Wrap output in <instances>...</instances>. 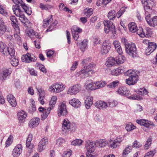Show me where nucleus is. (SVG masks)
<instances>
[{
    "mask_svg": "<svg viewBox=\"0 0 157 157\" xmlns=\"http://www.w3.org/2000/svg\"><path fill=\"white\" fill-rule=\"evenodd\" d=\"M116 64L115 59L113 57L109 58L105 63V64L108 67H112Z\"/></svg>",
    "mask_w": 157,
    "mask_h": 157,
    "instance_id": "37",
    "label": "nucleus"
},
{
    "mask_svg": "<svg viewBox=\"0 0 157 157\" xmlns=\"http://www.w3.org/2000/svg\"><path fill=\"white\" fill-rule=\"evenodd\" d=\"M84 15L88 18L93 14V10L91 8H87L84 10Z\"/></svg>",
    "mask_w": 157,
    "mask_h": 157,
    "instance_id": "44",
    "label": "nucleus"
},
{
    "mask_svg": "<svg viewBox=\"0 0 157 157\" xmlns=\"http://www.w3.org/2000/svg\"><path fill=\"white\" fill-rule=\"evenodd\" d=\"M6 50H7V47L6 45L2 42H0V52L3 54V53L5 52Z\"/></svg>",
    "mask_w": 157,
    "mask_h": 157,
    "instance_id": "54",
    "label": "nucleus"
},
{
    "mask_svg": "<svg viewBox=\"0 0 157 157\" xmlns=\"http://www.w3.org/2000/svg\"><path fill=\"white\" fill-rule=\"evenodd\" d=\"M53 8L52 6L48 4L44 5L43 4H40V8L42 10H48Z\"/></svg>",
    "mask_w": 157,
    "mask_h": 157,
    "instance_id": "52",
    "label": "nucleus"
},
{
    "mask_svg": "<svg viewBox=\"0 0 157 157\" xmlns=\"http://www.w3.org/2000/svg\"><path fill=\"white\" fill-rule=\"evenodd\" d=\"M93 98L91 96H88L85 101V104L86 108L89 109L91 105L93 104Z\"/></svg>",
    "mask_w": 157,
    "mask_h": 157,
    "instance_id": "32",
    "label": "nucleus"
},
{
    "mask_svg": "<svg viewBox=\"0 0 157 157\" xmlns=\"http://www.w3.org/2000/svg\"><path fill=\"white\" fill-rule=\"evenodd\" d=\"M15 29V32L14 33V36L16 39L17 40H20L21 39V38L19 35L20 34V29L19 28V32H17V30L16 29Z\"/></svg>",
    "mask_w": 157,
    "mask_h": 157,
    "instance_id": "56",
    "label": "nucleus"
},
{
    "mask_svg": "<svg viewBox=\"0 0 157 157\" xmlns=\"http://www.w3.org/2000/svg\"><path fill=\"white\" fill-rule=\"evenodd\" d=\"M51 110L47 108V109L44 107L40 106V115L41 116V120H44L49 114Z\"/></svg>",
    "mask_w": 157,
    "mask_h": 157,
    "instance_id": "18",
    "label": "nucleus"
},
{
    "mask_svg": "<svg viewBox=\"0 0 157 157\" xmlns=\"http://www.w3.org/2000/svg\"><path fill=\"white\" fill-rule=\"evenodd\" d=\"M111 48V44L108 41H105L102 44L101 48V52L102 55L107 54Z\"/></svg>",
    "mask_w": 157,
    "mask_h": 157,
    "instance_id": "16",
    "label": "nucleus"
},
{
    "mask_svg": "<svg viewBox=\"0 0 157 157\" xmlns=\"http://www.w3.org/2000/svg\"><path fill=\"white\" fill-rule=\"evenodd\" d=\"M136 92L138 94L143 95H147L148 93L147 90L144 88H140L136 90Z\"/></svg>",
    "mask_w": 157,
    "mask_h": 157,
    "instance_id": "51",
    "label": "nucleus"
},
{
    "mask_svg": "<svg viewBox=\"0 0 157 157\" xmlns=\"http://www.w3.org/2000/svg\"><path fill=\"white\" fill-rule=\"evenodd\" d=\"M136 128V127L131 123H129L126 124L125 128L128 131H131Z\"/></svg>",
    "mask_w": 157,
    "mask_h": 157,
    "instance_id": "55",
    "label": "nucleus"
},
{
    "mask_svg": "<svg viewBox=\"0 0 157 157\" xmlns=\"http://www.w3.org/2000/svg\"><path fill=\"white\" fill-rule=\"evenodd\" d=\"M15 4L12 6L13 13L17 17H19V20L22 23L25 24L27 21L28 19L24 15V12L21 10L20 6L22 7L24 4L21 0H12Z\"/></svg>",
    "mask_w": 157,
    "mask_h": 157,
    "instance_id": "1",
    "label": "nucleus"
},
{
    "mask_svg": "<svg viewBox=\"0 0 157 157\" xmlns=\"http://www.w3.org/2000/svg\"><path fill=\"white\" fill-rule=\"evenodd\" d=\"M151 32V29L149 27L146 28L144 30L142 28H139L137 32V34L141 37L148 36Z\"/></svg>",
    "mask_w": 157,
    "mask_h": 157,
    "instance_id": "14",
    "label": "nucleus"
},
{
    "mask_svg": "<svg viewBox=\"0 0 157 157\" xmlns=\"http://www.w3.org/2000/svg\"><path fill=\"white\" fill-rule=\"evenodd\" d=\"M71 31L73 38L75 40H77L79 36L78 33L82 32V29L76 26H73L71 28Z\"/></svg>",
    "mask_w": 157,
    "mask_h": 157,
    "instance_id": "20",
    "label": "nucleus"
},
{
    "mask_svg": "<svg viewBox=\"0 0 157 157\" xmlns=\"http://www.w3.org/2000/svg\"><path fill=\"white\" fill-rule=\"evenodd\" d=\"M3 55L5 56H7L10 55V57L14 56H15V51L14 47H11L7 48V50L6 52L3 53Z\"/></svg>",
    "mask_w": 157,
    "mask_h": 157,
    "instance_id": "29",
    "label": "nucleus"
},
{
    "mask_svg": "<svg viewBox=\"0 0 157 157\" xmlns=\"http://www.w3.org/2000/svg\"><path fill=\"white\" fill-rule=\"evenodd\" d=\"M69 103L75 108H78L81 106V103L78 99L74 98L70 100Z\"/></svg>",
    "mask_w": 157,
    "mask_h": 157,
    "instance_id": "25",
    "label": "nucleus"
},
{
    "mask_svg": "<svg viewBox=\"0 0 157 157\" xmlns=\"http://www.w3.org/2000/svg\"><path fill=\"white\" fill-rule=\"evenodd\" d=\"M76 129L75 124H71L67 119H64L62 125V132L63 135L67 134L69 132H75Z\"/></svg>",
    "mask_w": 157,
    "mask_h": 157,
    "instance_id": "3",
    "label": "nucleus"
},
{
    "mask_svg": "<svg viewBox=\"0 0 157 157\" xmlns=\"http://www.w3.org/2000/svg\"><path fill=\"white\" fill-rule=\"evenodd\" d=\"M17 116L19 121H23L26 117L27 113L24 111H20L17 113Z\"/></svg>",
    "mask_w": 157,
    "mask_h": 157,
    "instance_id": "38",
    "label": "nucleus"
},
{
    "mask_svg": "<svg viewBox=\"0 0 157 157\" xmlns=\"http://www.w3.org/2000/svg\"><path fill=\"white\" fill-rule=\"evenodd\" d=\"M7 100L12 107H15L17 105V102L15 97L11 94H8L7 97Z\"/></svg>",
    "mask_w": 157,
    "mask_h": 157,
    "instance_id": "24",
    "label": "nucleus"
},
{
    "mask_svg": "<svg viewBox=\"0 0 157 157\" xmlns=\"http://www.w3.org/2000/svg\"><path fill=\"white\" fill-rule=\"evenodd\" d=\"M57 100L56 97L55 96H53L51 100V101L49 102V107L48 108V109L50 110L51 109H53L56 103Z\"/></svg>",
    "mask_w": 157,
    "mask_h": 157,
    "instance_id": "40",
    "label": "nucleus"
},
{
    "mask_svg": "<svg viewBox=\"0 0 157 157\" xmlns=\"http://www.w3.org/2000/svg\"><path fill=\"white\" fill-rule=\"evenodd\" d=\"M25 33L27 35L31 37L32 36H34L33 37L35 38L39 37V34L37 33H35L32 29H27L25 31Z\"/></svg>",
    "mask_w": 157,
    "mask_h": 157,
    "instance_id": "35",
    "label": "nucleus"
},
{
    "mask_svg": "<svg viewBox=\"0 0 157 157\" xmlns=\"http://www.w3.org/2000/svg\"><path fill=\"white\" fill-rule=\"evenodd\" d=\"M128 98L130 99L140 100L142 99V97L140 95H132L128 97Z\"/></svg>",
    "mask_w": 157,
    "mask_h": 157,
    "instance_id": "59",
    "label": "nucleus"
},
{
    "mask_svg": "<svg viewBox=\"0 0 157 157\" xmlns=\"http://www.w3.org/2000/svg\"><path fill=\"white\" fill-rule=\"evenodd\" d=\"M85 146L87 151L86 154V156L88 157L92 156V155L91 153L94 152L95 150L94 143L91 140H87L85 141Z\"/></svg>",
    "mask_w": 157,
    "mask_h": 157,
    "instance_id": "6",
    "label": "nucleus"
},
{
    "mask_svg": "<svg viewBox=\"0 0 157 157\" xmlns=\"http://www.w3.org/2000/svg\"><path fill=\"white\" fill-rule=\"evenodd\" d=\"M12 137L11 135L9 136L8 139L6 142V146L8 147L12 143L13 139H12Z\"/></svg>",
    "mask_w": 157,
    "mask_h": 157,
    "instance_id": "60",
    "label": "nucleus"
},
{
    "mask_svg": "<svg viewBox=\"0 0 157 157\" xmlns=\"http://www.w3.org/2000/svg\"><path fill=\"white\" fill-rule=\"evenodd\" d=\"M119 83V81L118 80L114 81L108 85L107 86L109 88H115L116 86H117Z\"/></svg>",
    "mask_w": 157,
    "mask_h": 157,
    "instance_id": "57",
    "label": "nucleus"
},
{
    "mask_svg": "<svg viewBox=\"0 0 157 157\" xmlns=\"http://www.w3.org/2000/svg\"><path fill=\"white\" fill-rule=\"evenodd\" d=\"M12 72L11 70L6 68H3L0 73V78L1 80L2 81L5 80L8 76L10 75Z\"/></svg>",
    "mask_w": 157,
    "mask_h": 157,
    "instance_id": "17",
    "label": "nucleus"
},
{
    "mask_svg": "<svg viewBox=\"0 0 157 157\" xmlns=\"http://www.w3.org/2000/svg\"><path fill=\"white\" fill-rule=\"evenodd\" d=\"M96 107L100 109H106L108 106L107 103L102 101H97L95 103Z\"/></svg>",
    "mask_w": 157,
    "mask_h": 157,
    "instance_id": "23",
    "label": "nucleus"
},
{
    "mask_svg": "<svg viewBox=\"0 0 157 157\" xmlns=\"http://www.w3.org/2000/svg\"><path fill=\"white\" fill-rule=\"evenodd\" d=\"M151 143V138L150 137L147 140L145 144V149H147Z\"/></svg>",
    "mask_w": 157,
    "mask_h": 157,
    "instance_id": "61",
    "label": "nucleus"
},
{
    "mask_svg": "<svg viewBox=\"0 0 157 157\" xmlns=\"http://www.w3.org/2000/svg\"><path fill=\"white\" fill-rule=\"evenodd\" d=\"M125 50L126 53L132 57H136L137 51L135 44L130 42L125 44Z\"/></svg>",
    "mask_w": 157,
    "mask_h": 157,
    "instance_id": "5",
    "label": "nucleus"
},
{
    "mask_svg": "<svg viewBox=\"0 0 157 157\" xmlns=\"http://www.w3.org/2000/svg\"><path fill=\"white\" fill-rule=\"evenodd\" d=\"M113 44L117 52L119 54H121L122 53V51L120 43L118 41H114L113 42Z\"/></svg>",
    "mask_w": 157,
    "mask_h": 157,
    "instance_id": "33",
    "label": "nucleus"
},
{
    "mask_svg": "<svg viewBox=\"0 0 157 157\" xmlns=\"http://www.w3.org/2000/svg\"><path fill=\"white\" fill-rule=\"evenodd\" d=\"M137 71L134 70H129L124 73V75L129 77L125 80L126 83L128 85H132L136 84L139 79V76Z\"/></svg>",
    "mask_w": 157,
    "mask_h": 157,
    "instance_id": "2",
    "label": "nucleus"
},
{
    "mask_svg": "<svg viewBox=\"0 0 157 157\" xmlns=\"http://www.w3.org/2000/svg\"><path fill=\"white\" fill-rule=\"evenodd\" d=\"M0 13L5 16L8 15L7 13L4 9L2 6L0 4Z\"/></svg>",
    "mask_w": 157,
    "mask_h": 157,
    "instance_id": "62",
    "label": "nucleus"
},
{
    "mask_svg": "<svg viewBox=\"0 0 157 157\" xmlns=\"http://www.w3.org/2000/svg\"><path fill=\"white\" fill-rule=\"evenodd\" d=\"M67 114L66 105L63 103L59 105L58 110V115L59 116H66Z\"/></svg>",
    "mask_w": 157,
    "mask_h": 157,
    "instance_id": "15",
    "label": "nucleus"
},
{
    "mask_svg": "<svg viewBox=\"0 0 157 157\" xmlns=\"http://www.w3.org/2000/svg\"><path fill=\"white\" fill-rule=\"evenodd\" d=\"M65 85L62 83H56L49 87V90L52 92L58 93L64 90Z\"/></svg>",
    "mask_w": 157,
    "mask_h": 157,
    "instance_id": "8",
    "label": "nucleus"
},
{
    "mask_svg": "<svg viewBox=\"0 0 157 157\" xmlns=\"http://www.w3.org/2000/svg\"><path fill=\"white\" fill-rule=\"evenodd\" d=\"M145 19L147 24L150 26L155 27L157 25V16H155L151 18V15L145 13Z\"/></svg>",
    "mask_w": 157,
    "mask_h": 157,
    "instance_id": "9",
    "label": "nucleus"
},
{
    "mask_svg": "<svg viewBox=\"0 0 157 157\" xmlns=\"http://www.w3.org/2000/svg\"><path fill=\"white\" fill-rule=\"evenodd\" d=\"M45 95L44 90L42 89H40V103L41 105H43L45 103Z\"/></svg>",
    "mask_w": 157,
    "mask_h": 157,
    "instance_id": "34",
    "label": "nucleus"
},
{
    "mask_svg": "<svg viewBox=\"0 0 157 157\" xmlns=\"http://www.w3.org/2000/svg\"><path fill=\"white\" fill-rule=\"evenodd\" d=\"M33 135L32 134H29L26 140V147L28 150V155H29L33 151V149L34 147V145L31 143V142L33 139Z\"/></svg>",
    "mask_w": 157,
    "mask_h": 157,
    "instance_id": "11",
    "label": "nucleus"
},
{
    "mask_svg": "<svg viewBox=\"0 0 157 157\" xmlns=\"http://www.w3.org/2000/svg\"><path fill=\"white\" fill-rule=\"evenodd\" d=\"M10 19L11 22V24L14 29L17 30V32H19V27L18 25V21L17 18L14 16L10 17Z\"/></svg>",
    "mask_w": 157,
    "mask_h": 157,
    "instance_id": "26",
    "label": "nucleus"
},
{
    "mask_svg": "<svg viewBox=\"0 0 157 157\" xmlns=\"http://www.w3.org/2000/svg\"><path fill=\"white\" fill-rule=\"evenodd\" d=\"M85 87L87 90H95L94 82L86 84Z\"/></svg>",
    "mask_w": 157,
    "mask_h": 157,
    "instance_id": "45",
    "label": "nucleus"
},
{
    "mask_svg": "<svg viewBox=\"0 0 157 157\" xmlns=\"http://www.w3.org/2000/svg\"><path fill=\"white\" fill-rule=\"evenodd\" d=\"M65 142L64 139L63 138H59L57 140L56 143L57 145L60 146Z\"/></svg>",
    "mask_w": 157,
    "mask_h": 157,
    "instance_id": "63",
    "label": "nucleus"
},
{
    "mask_svg": "<svg viewBox=\"0 0 157 157\" xmlns=\"http://www.w3.org/2000/svg\"><path fill=\"white\" fill-rule=\"evenodd\" d=\"M72 151L71 150L65 151L63 153V157H70L71 155Z\"/></svg>",
    "mask_w": 157,
    "mask_h": 157,
    "instance_id": "64",
    "label": "nucleus"
},
{
    "mask_svg": "<svg viewBox=\"0 0 157 157\" xmlns=\"http://www.w3.org/2000/svg\"><path fill=\"white\" fill-rule=\"evenodd\" d=\"M125 60V58L123 56L119 54L118 56L116 57L115 60L116 64H121L124 62Z\"/></svg>",
    "mask_w": 157,
    "mask_h": 157,
    "instance_id": "41",
    "label": "nucleus"
},
{
    "mask_svg": "<svg viewBox=\"0 0 157 157\" xmlns=\"http://www.w3.org/2000/svg\"><path fill=\"white\" fill-rule=\"evenodd\" d=\"M95 64L94 63H90V64L87 66H84L80 71L77 72L76 75L77 76H79L81 74H83L84 76H82L81 77L82 78L91 76V75H90V74L89 73L91 72V74L94 73V71L92 70V69L95 67Z\"/></svg>",
    "mask_w": 157,
    "mask_h": 157,
    "instance_id": "4",
    "label": "nucleus"
},
{
    "mask_svg": "<svg viewBox=\"0 0 157 157\" xmlns=\"http://www.w3.org/2000/svg\"><path fill=\"white\" fill-rule=\"evenodd\" d=\"M39 124V119L37 118L32 119L29 122V126L31 128L37 126Z\"/></svg>",
    "mask_w": 157,
    "mask_h": 157,
    "instance_id": "31",
    "label": "nucleus"
},
{
    "mask_svg": "<svg viewBox=\"0 0 157 157\" xmlns=\"http://www.w3.org/2000/svg\"><path fill=\"white\" fill-rule=\"evenodd\" d=\"M22 147L21 144H17L14 148L12 152V155L14 157H18L21 153L22 151Z\"/></svg>",
    "mask_w": 157,
    "mask_h": 157,
    "instance_id": "19",
    "label": "nucleus"
},
{
    "mask_svg": "<svg viewBox=\"0 0 157 157\" xmlns=\"http://www.w3.org/2000/svg\"><path fill=\"white\" fill-rule=\"evenodd\" d=\"M107 143V141L105 139L97 140L95 141L94 142V144L96 147H105Z\"/></svg>",
    "mask_w": 157,
    "mask_h": 157,
    "instance_id": "28",
    "label": "nucleus"
},
{
    "mask_svg": "<svg viewBox=\"0 0 157 157\" xmlns=\"http://www.w3.org/2000/svg\"><path fill=\"white\" fill-rule=\"evenodd\" d=\"M88 41L87 39L83 40L80 44H78L80 49L82 51H84L86 49Z\"/></svg>",
    "mask_w": 157,
    "mask_h": 157,
    "instance_id": "39",
    "label": "nucleus"
},
{
    "mask_svg": "<svg viewBox=\"0 0 157 157\" xmlns=\"http://www.w3.org/2000/svg\"><path fill=\"white\" fill-rule=\"evenodd\" d=\"M117 93L120 95L124 96H128L130 94L129 90L124 86H121L117 91Z\"/></svg>",
    "mask_w": 157,
    "mask_h": 157,
    "instance_id": "22",
    "label": "nucleus"
},
{
    "mask_svg": "<svg viewBox=\"0 0 157 157\" xmlns=\"http://www.w3.org/2000/svg\"><path fill=\"white\" fill-rule=\"evenodd\" d=\"M52 16L49 17L47 19H45L43 21V26L45 28L47 27L48 25L51 23L53 21V19L52 17Z\"/></svg>",
    "mask_w": 157,
    "mask_h": 157,
    "instance_id": "43",
    "label": "nucleus"
},
{
    "mask_svg": "<svg viewBox=\"0 0 157 157\" xmlns=\"http://www.w3.org/2000/svg\"><path fill=\"white\" fill-rule=\"evenodd\" d=\"M10 59L11 63L13 66L16 67L18 65L19 63L18 60L16 58L15 56L11 57Z\"/></svg>",
    "mask_w": 157,
    "mask_h": 157,
    "instance_id": "47",
    "label": "nucleus"
},
{
    "mask_svg": "<svg viewBox=\"0 0 157 157\" xmlns=\"http://www.w3.org/2000/svg\"><path fill=\"white\" fill-rule=\"evenodd\" d=\"M132 146L130 145H128L123 151L122 155L124 157L125 155L130 153L132 150Z\"/></svg>",
    "mask_w": 157,
    "mask_h": 157,
    "instance_id": "48",
    "label": "nucleus"
},
{
    "mask_svg": "<svg viewBox=\"0 0 157 157\" xmlns=\"http://www.w3.org/2000/svg\"><path fill=\"white\" fill-rule=\"evenodd\" d=\"M48 141V140L46 137L43 138L40 141V152L42 151L45 148Z\"/></svg>",
    "mask_w": 157,
    "mask_h": 157,
    "instance_id": "30",
    "label": "nucleus"
},
{
    "mask_svg": "<svg viewBox=\"0 0 157 157\" xmlns=\"http://www.w3.org/2000/svg\"><path fill=\"white\" fill-rule=\"evenodd\" d=\"M94 83L95 90L102 88L105 85V82L104 81L94 82Z\"/></svg>",
    "mask_w": 157,
    "mask_h": 157,
    "instance_id": "42",
    "label": "nucleus"
},
{
    "mask_svg": "<svg viewBox=\"0 0 157 157\" xmlns=\"http://www.w3.org/2000/svg\"><path fill=\"white\" fill-rule=\"evenodd\" d=\"M157 47L156 44L154 42H151L145 51V53L147 55H149L156 49Z\"/></svg>",
    "mask_w": 157,
    "mask_h": 157,
    "instance_id": "21",
    "label": "nucleus"
},
{
    "mask_svg": "<svg viewBox=\"0 0 157 157\" xmlns=\"http://www.w3.org/2000/svg\"><path fill=\"white\" fill-rule=\"evenodd\" d=\"M22 8L24 10L25 12L28 15H29L32 13V10L30 7L24 4L22 6Z\"/></svg>",
    "mask_w": 157,
    "mask_h": 157,
    "instance_id": "46",
    "label": "nucleus"
},
{
    "mask_svg": "<svg viewBox=\"0 0 157 157\" xmlns=\"http://www.w3.org/2000/svg\"><path fill=\"white\" fill-rule=\"evenodd\" d=\"M82 89V86L80 84H75L69 88L67 93L70 95H75L79 92Z\"/></svg>",
    "mask_w": 157,
    "mask_h": 157,
    "instance_id": "10",
    "label": "nucleus"
},
{
    "mask_svg": "<svg viewBox=\"0 0 157 157\" xmlns=\"http://www.w3.org/2000/svg\"><path fill=\"white\" fill-rule=\"evenodd\" d=\"M123 140L122 137L118 136L115 140L110 139L109 140L110 142V147L112 148H116L119 147Z\"/></svg>",
    "mask_w": 157,
    "mask_h": 157,
    "instance_id": "13",
    "label": "nucleus"
},
{
    "mask_svg": "<svg viewBox=\"0 0 157 157\" xmlns=\"http://www.w3.org/2000/svg\"><path fill=\"white\" fill-rule=\"evenodd\" d=\"M116 13L114 10L109 11L108 14V17L110 20H113L116 17Z\"/></svg>",
    "mask_w": 157,
    "mask_h": 157,
    "instance_id": "49",
    "label": "nucleus"
},
{
    "mask_svg": "<svg viewBox=\"0 0 157 157\" xmlns=\"http://www.w3.org/2000/svg\"><path fill=\"white\" fill-rule=\"evenodd\" d=\"M103 23L105 26V31L106 33H108L109 31H111L113 33H116V31L115 26L112 21L105 20L104 21Z\"/></svg>",
    "mask_w": 157,
    "mask_h": 157,
    "instance_id": "7",
    "label": "nucleus"
},
{
    "mask_svg": "<svg viewBox=\"0 0 157 157\" xmlns=\"http://www.w3.org/2000/svg\"><path fill=\"white\" fill-rule=\"evenodd\" d=\"M112 0H97L96 5L98 6H101V4L106 5L110 2Z\"/></svg>",
    "mask_w": 157,
    "mask_h": 157,
    "instance_id": "50",
    "label": "nucleus"
},
{
    "mask_svg": "<svg viewBox=\"0 0 157 157\" xmlns=\"http://www.w3.org/2000/svg\"><path fill=\"white\" fill-rule=\"evenodd\" d=\"M21 59L22 62L27 63L35 62L36 60V58L33 54L29 53H27L26 54L22 56Z\"/></svg>",
    "mask_w": 157,
    "mask_h": 157,
    "instance_id": "12",
    "label": "nucleus"
},
{
    "mask_svg": "<svg viewBox=\"0 0 157 157\" xmlns=\"http://www.w3.org/2000/svg\"><path fill=\"white\" fill-rule=\"evenodd\" d=\"M128 28L130 31L132 33H134L136 32L137 34L138 29H137V26L135 23L132 22L129 23L128 25Z\"/></svg>",
    "mask_w": 157,
    "mask_h": 157,
    "instance_id": "36",
    "label": "nucleus"
},
{
    "mask_svg": "<svg viewBox=\"0 0 157 157\" xmlns=\"http://www.w3.org/2000/svg\"><path fill=\"white\" fill-rule=\"evenodd\" d=\"M52 23V24L48 27L49 29H47V30H48L50 31L56 27V25L58 24V21L56 20H55Z\"/></svg>",
    "mask_w": 157,
    "mask_h": 157,
    "instance_id": "58",
    "label": "nucleus"
},
{
    "mask_svg": "<svg viewBox=\"0 0 157 157\" xmlns=\"http://www.w3.org/2000/svg\"><path fill=\"white\" fill-rule=\"evenodd\" d=\"M83 142V141L80 139H76L71 142V144L74 146H80Z\"/></svg>",
    "mask_w": 157,
    "mask_h": 157,
    "instance_id": "53",
    "label": "nucleus"
},
{
    "mask_svg": "<svg viewBox=\"0 0 157 157\" xmlns=\"http://www.w3.org/2000/svg\"><path fill=\"white\" fill-rule=\"evenodd\" d=\"M6 26L3 20L0 17V36L3 35L6 30Z\"/></svg>",
    "mask_w": 157,
    "mask_h": 157,
    "instance_id": "27",
    "label": "nucleus"
}]
</instances>
